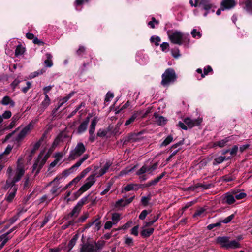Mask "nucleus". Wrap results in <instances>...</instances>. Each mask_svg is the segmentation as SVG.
<instances>
[{
  "label": "nucleus",
  "instance_id": "obj_49",
  "mask_svg": "<svg viewBox=\"0 0 252 252\" xmlns=\"http://www.w3.org/2000/svg\"><path fill=\"white\" fill-rule=\"evenodd\" d=\"M151 210H143L139 216V219L141 220H143L145 219L146 216L150 213H151Z\"/></svg>",
  "mask_w": 252,
  "mask_h": 252
},
{
  "label": "nucleus",
  "instance_id": "obj_7",
  "mask_svg": "<svg viewBox=\"0 0 252 252\" xmlns=\"http://www.w3.org/2000/svg\"><path fill=\"white\" fill-rule=\"evenodd\" d=\"M95 174H93L90 175L86 180V182L82 186L80 189V191H82L83 192L88 190L91 186L95 182Z\"/></svg>",
  "mask_w": 252,
  "mask_h": 252
},
{
  "label": "nucleus",
  "instance_id": "obj_50",
  "mask_svg": "<svg viewBox=\"0 0 252 252\" xmlns=\"http://www.w3.org/2000/svg\"><path fill=\"white\" fill-rule=\"evenodd\" d=\"M146 172H147V167L146 165H143L136 172V174L140 176Z\"/></svg>",
  "mask_w": 252,
  "mask_h": 252
},
{
  "label": "nucleus",
  "instance_id": "obj_37",
  "mask_svg": "<svg viewBox=\"0 0 252 252\" xmlns=\"http://www.w3.org/2000/svg\"><path fill=\"white\" fill-rule=\"evenodd\" d=\"M62 137L63 135L62 134H60L58 135L52 143L51 149L53 150V149L55 148L59 144L60 142L62 140Z\"/></svg>",
  "mask_w": 252,
  "mask_h": 252
},
{
  "label": "nucleus",
  "instance_id": "obj_3",
  "mask_svg": "<svg viewBox=\"0 0 252 252\" xmlns=\"http://www.w3.org/2000/svg\"><path fill=\"white\" fill-rule=\"evenodd\" d=\"M87 197H84L81 198L73 207L72 211L68 214L65 215L63 220H68L70 218H76L79 215L82 206L86 204L87 201Z\"/></svg>",
  "mask_w": 252,
  "mask_h": 252
},
{
  "label": "nucleus",
  "instance_id": "obj_20",
  "mask_svg": "<svg viewBox=\"0 0 252 252\" xmlns=\"http://www.w3.org/2000/svg\"><path fill=\"white\" fill-rule=\"evenodd\" d=\"M17 190V187H14L12 188V190L10 192H8L6 194L5 200L8 202H11L15 196L16 192Z\"/></svg>",
  "mask_w": 252,
  "mask_h": 252
},
{
  "label": "nucleus",
  "instance_id": "obj_22",
  "mask_svg": "<svg viewBox=\"0 0 252 252\" xmlns=\"http://www.w3.org/2000/svg\"><path fill=\"white\" fill-rule=\"evenodd\" d=\"M0 103L3 105H10V106L12 107L15 106V102L9 96H4Z\"/></svg>",
  "mask_w": 252,
  "mask_h": 252
},
{
  "label": "nucleus",
  "instance_id": "obj_41",
  "mask_svg": "<svg viewBox=\"0 0 252 252\" xmlns=\"http://www.w3.org/2000/svg\"><path fill=\"white\" fill-rule=\"evenodd\" d=\"M233 192L235 196V199H236L237 200L242 199L246 197L247 196L246 193L244 192L237 193L235 191H233Z\"/></svg>",
  "mask_w": 252,
  "mask_h": 252
},
{
  "label": "nucleus",
  "instance_id": "obj_57",
  "mask_svg": "<svg viewBox=\"0 0 252 252\" xmlns=\"http://www.w3.org/2000/svg\"><path fill=\"white\" fill-rule=\"evenodd\" d=\"M195 203V201H190V202H188L185 205V206L182 208V214H183L184 211H185L189 207H191L193 204H194Z\"/></svg>",
  "mask_w": 252,
  "mask_h": 252
},
{
  "label": "nucleus",
  "instance_id": "obj_52",
  "mask_svg": "<svg viewBox=\"0 0 252 252\" xmlns=\"http://www.w3.org/2000/svg\"><path fill=\"white\" fill-rule=\"evenodd\" d=\"M223 180L226 182H231L235 180L236 177L234 176H231L229 175H226L222 177Z\"/></svg>",
  "mask_w": 252,
  "mask_h": 252
},
{
  "label": "nucleus",
  "instance_id": "obj_38",
  "mask_svg": "<svg viewBox=\"0 0 252 252\" xmlns=\"http://www.w3.org/2000/svg\"><path fill=\"white\" fill-rule=\"evenodd\" d=\"M23 81H24V80H20L18 79H15L11 84V86L13 90H14L16 87L20 88V84H22Z\"/></svg>",
  "mask_w": 252,
  "mask_h": 252
},
{
  "label": "nucleus",
  "instance_id": "obj_21",
  "mask_svg": "<svg viewBox=\"0 0 252 252\" xmlns=\"http://www.w3.org/2000/svg\"><path fill=\"white\" fill-rule=\"evenodd\" d=\"M154 229L153 228H150L148 229L143 228L140 232V235L143 238H147L149 237L154 232Z\"/></svg>",
  "mask_w": 252,
  "mask_h": 252
},
{
  "label": "nucleus",
  "instance_id": "obj_25",
  "mask_svg": "<svg viewBox=\"0 0 252 252\" xmlns=\"http://www.w3.org/2000/svg\"><path fill=\"white\" fill-rule=\"evenodd\" d=\"M78 238V235L77 234H75L69 241L67 245V247L69 249L68 252H69V251L73 248V247L76 244V241L77 240Z\"/></svg>",
  "mask_w": 252,
  "mask_h": 252
},
{
  "label": "nucleus",
  "instance_id": "obj_59",
  "mask_svg": "<svg viewBox=\"0 0 252 252\" xmlns=\"http://www.w3.org/2000/svg\"><path fill=\"white\" fill-rule=\"evenodd\" d=\"M184 141H185V139H183L182 140H180L179 142H177V143L173 144L170 147L169 151H171L172 149L177 148L179 146L183 145L184 144Z\"/></svg>",
  "mask_w": 252,
  "mask_h": 252
},
{
  "label": "nucleus",
  "instance_id": "obj_44",
  "mask_svg": "<svg viewBox=\"0 0 252 252\" xmlns=\"http://www.w3.org/2000/svg\"><path fill=\"white\" fill-rule=\"evenodd\" d=\"M221 226V223L220 220L216 223H211L209 224L207 226V229L208 230H211L215 227H220Z\"/></svg>",
  "mask_w": 252,
  "mask_h": 252
},
{
  "label": "nucleus",
  "instance_id": "obj_17",
  "mask_svg": "<svg viewBox=\"0 0 252 252\" xmlns=\"http://www.w3.org/2000/svg\"><path fill=\"white\" fill-rule=\"evenodd\" d=\"M52 152V149L50 148L47 153L45 155V156L43 157L41 161L39 163V168L37 169L35 172V175H37L40 171V170L42 169L44 165L45 164L46 161L50 156L51 153Z\"/></svg>",
  "mask_w": 252,
  "mask_h": 252
},
{
  "label": "nucleus",
  "instance_id": "obj_11",
  "mask_svg": "<svg viewBox=\"0 0 252 252\" xmlns=\"http://www.w3.org/2000/svg\"><path fill=\"white\" fill-rule=\"evenodd\" d=\"M236 5V2L234 0H222L220 3L222 11L233 8Z\"/></svg>",
  "mask_w": 252,
  "mask_h": 252
},
{
  "label": "nucleus",
  "instance_id": "obj_6",
  "mask_svg": "<svg viewBox=\"0 0 252 252\" xmlns=\"http://www.w3.org/2000/svg\"><path fill=\"white\" fill-rule=\"evenodd\" d=\"M86 148L83 143H78L75 149L70 151L68 159L69 161L75 159L77 157L81 156L86 151Z\"/></svg>",
  "mask_w": 252,
  "mask_h": 252
},
{
  "label": "nucleus",
  "instance_id": "obj_47",
  "mask_svg": "<svg viewBox=\"0 0 252 252\" xmlns=\"http://www.w3.org/2000/svg\"><path fill=\"white\" fill-rule=\"evenodd\" d=\"M121 219L120 214L118 213H114L112 216V220L114 224L117 223Z\"/></svg>",
  "mask_w": 252,
  "mask_h": 252
},
{
  "label": "nucleus",
  "instance_id": "obj_9",
  "mask_svg": "<svg viewBox=\"0 0 252 252\" xmlns=\"http://www.w3.org/2000/svg\"><path fill=\"white\" fill-rule=\"evenodd\" d=\"M221 203L223 204H227L231 205L234 204L236 200L234 194H231L230 192L226 193L224 195L221 197Z\"/></svg>",
  "mask_w": 252,
  "mask_h": 252
},
{
  "label": "nucleus",
  "instance_id": "obj_56",
  "mask_svg": "<svg viewBox=\"0 0 252 252\" xmlns=\"http://www.w3.org/2000/svg\"><path fill=\"white\" fill-rule=\"evenodd\" d=\"M191 34L193 38H200L201 37V33L195 29L192 30Z\"/></svg>",
  "mask_w": 252,
  "mask_h": 252
},
{
  "label": "nucleus",
  "instance_id": "obj_34",
  "mask_svg": "<svg viewBox=\"0 0 252 252\" xmlns=\"http://www.w3.org/2000/svg\"><path fill=\"white\" fill-rule=\"evenodd\" d=\"M151 43H154L156 46H158L159 45V42L161 41L160 38L158 36H152L150 39Z\"/></svg>",
  "mask_w": 252,
  "mask_h": 252
},
{
  "label": "nucleus",
  "instance_id": "obj_8",
  "mask_svg": "<svg viewBox=\"0 0 252 252\" xmlns=\"http://www.w3.org/2000/svg\"><path fill=\"white\" fill-rule=\"evenodd\" d=\"M202 118H198L195 119H191L189 117L185 118L183 121L189 128H192L195 126H199L202 122Z\"/></svg>",
  "mask_w": 252,
  "mask_h": 252
},
{
  "label": "nucleus",
  "instance_id": "obj_39",
  "mask_svg": "<svg viewBox=\"0 0 252 252\" xmlns=\"http://www.w3.org/2000/svg\"><path fill=\"white\" fill-rule=\"evenodd\" d=\"M22 84H25L26 86L22 87L21 91L23 93H26L31 88L32 84L30 82L27 81L26 80H24V81L22 82Z\"/></svg>",
  "mask_w": 252,
  "mask_h": 252
},
{
  "label": "nucleus",
  "instance_id": "obj_19",
  "mask_svg": "<svg viewBox=\"0 0 252 252\" xmlns=\"http://www.w3.org/2000/svg\"><path fill=\"white\" fill-rule=\"evenodd\" d=\"M112 164V163L110 161H107L103 167L99 170V173L96 175V177H100L105 174L108 171Z\"/></svg>",
  "mask_w": 252,
  "mask_h": 252
},
{
  "label": "nucleus",
  "instance_id": "obj_40",
  "mask_svg": "<svg viewBox=\"0 0 252 252\" xmlns=\"http://www.w3.org/2000/svg\"><path fill=\"white\" fill-rule=\"evenodd\" d=\"M86 47L82 45H80L78 49L76 51V54L78 56L82 57L85 53Z\"/></svg>",
  "mask_w": 252,
  "mask_h": 252
},
{
  "label": "nucleus",
  "instance_id": "obj_23",
  "mask_svg": "<svg viewBox=\"0 0 252 252\" xmlns=\"http://www.w3.org/2000/svg\"><path fill=\"white\" fill-rule=\"evenodd\" d=\"M24 174V170L22 167H18L15 176L13 179L15 182H18Z\"/></svg>",
  "mask_w": 252,
  "mask_h": 252
},
{
  "label": "nucleus",
  "instance_id": "obj_64",
  "mask_svg": "<svg viewBox=\"0 0 252 252\" xmlns=\"http://www.w3.org/2000/svg\"><path fill=\"white\" fill-rule=\"evenodd\" d=\"M158 164V162H156L152 165L147 167V172H149V173H150L151 172L157 169Z\"/></svg>",
  "mask_w": 252,
  "mask_h": 252
},
{
  "label": "nucleus",
  "instance_id": "obj_14",
  "mask_svg": "<svg viewBox=\"0 0 252 252\" xmlns=\"http://www.w3.org/2000/svg\"><path fill=\"white\" fill-rule=\"evenodd\" d=\"M80 251L81 252H97L94 245L89 243L83 244Z\"/></svg>",
  "mask_w": 252,
  "mask_h": 252
},
{
  "label": "nucleus",
  "instance_id": "obj_15",
  "mask_svg": "<svg viewBox=\"0 0 252 252\" xmlns=\"http://www.w3.org/2000/svg\"><path fill=\"white\" fill-rule=\"evenodd\" d=\"M141 114V111H135L132 116L126 121L125 124V126H126L132 124L136 119L140 118Z\"/></svg>",
  "mask_w": 252,
  "mask_h": 252
},
{
  "label": "nucleus",
  "instance_id": "obj_48",
  "mask_svg": "<svg viewBox=\"0 0 252 252\" xmlns=\"http://www.w3.org/2000/svg\"><path fill=\"white\" fill-rule=\"evenodd\" d=\"M94 244H95V248L96 249V250H100L101 249H102V248L103 247V246H104L105 245V241H101V240H99L97 242H94Z\"/></svg>",
  "mask_w": 252,
  "mask_h": 252
},
{
  "label": "nucleus",
  "instance_id": "obj_18",
  "mask_svg": "<svg viewBox=\"0 0 252 252\" xmlns=\"http://www.w3.org/2000/svg\"><path fill=\"white\" fill-rule=\"evenodd\" d=\"M155 122L159 126H163L165 125L167 120L162 116H159L158 114L155 112L154 114Z\"/></svg>",
  "mask_w": 252,
  "mask_h": 252
},
{
  "label": "nucleus",
  "instance_id": "obj_29",
  "mask_svg": "<svg viewBox=\"0 0 252 252\" xmlns=\"http://www.w3.org/2000/svg\"><path fill=\"white\" fill-rule=\"evenodd\" d=\"M46 56L47 59L45 61L44 63L47 67H51L53 64L52 61V55L50 53H47L46 54Z\"/></svg>",
  "mask_w": 252,
  "mask_h": 252
},
{
  "label": "nucleus",
  "instance_id": "obj_5",
  "mask_svg": "<svg viewBox=\"0 0 252 252\" xmlns=\"http://www.w3.org/2000/svg\"><path fill=\"white\" fill-rule=\"evenodd\" d=\"M194 6L201 7L202 9L205 11L203 14L204 17H206L210 11L214 13V9L216 8V6L211 3V0H195Z\"/></svg>",
  "mask_w": 252,
  "mask_h": 252
},
{
  "label": "nucleus",
  "instance_id": "obj_53",
  "mask_svg": "<svg viewBox=\"0 0 252 252\" xmlns=\"http://www.w3.org/2000/svg\"><path fill=\"white\" fill-rule=\"evenodd\" d=\"M114 96V95L113 93H110V92H108L105 96V98L104 100V104L105 105H107L106 103L109 102L110 100V98H113Z\"/></svg>",
  "mask_w": 252,
  "mask_h": 252
},
{
  "label": "nucleus",
  "instance_id": "obj_55",
  "mask_svg": "<svg viewBox=\"0 0 252 252\" xmlns=\"http://www.w3.org/2000/svg\"><path fill=\"white\" fill-rule=\"evenodd\" d=\"M91 170L90 167H87L84 169L78 175H77L80 179L84 177Z\"/></svg>",
  "mask_w": 252,
  "mask_h": 252
},
{
  "label": "nucleus",
  "instance_id": "obj_60",
  "mask_svg": "<svg viewBox=\"0 0 252 252\" xmlns=\"http://www.w3.org/2000/svg\"><path fill=\"white\" fill-rule=\"evenodd\" d=\"M139 134H136L135 133H130L128 134V136L129 137V139L131 142H135L137 139V136Z\"/></svg>",
  "mask_w": 252,
  "mask_h": 252
},
{
  "label": "nucleus",
  "instance_id": "obj_58",
  "mask_svg": "<svg viewBox=\"0 0 252 252\" xmlns=\"http://www.w3.org/2000/svg\"><path fill=\"white\" fill-rule=\"evenodd\" d=\"M100 219V218H98L97 219H95L94 220H92L91 222H89L86 224L84 225V229H87L89 228L91 226H92L94 223L97 222Z\"/></svg>",
  "mask_w": 252,
  "mask_h": 252
},
{
  "label": "nucleus",
  "instance_id": "obj_28",
  "mask_svg": "<svg viewBox=\"0 0 252 252\" xmlns=\"http://www.w3.org/2000/svg\"><path fill=\"white\" fill-rule=\"evenodd\" d=\"M152 195L149 193L147 196H142L141 199V203L143 206H147L149 204V201L151 200Z\"/></svg>",
  "mask_w": 252,
  "mask_h": 252
},
{
  "label": "nucleus",
  "instance_id": "obj_35",
  "mask_svg": "<svg viewBox=\"0 0 252 252\" xmlns=\"http://www.w3.org/2000/svg\"><path fill=\"white\" fill-rule=\"evenodd\" d=\"M210 72H212L213 73V70L211 66L207 65V66L205 67L203 69V73L201 75V78H204L205 76L207 75Z\"/></svg>",
  "mask_w": 252,
  "mask_h": 252
},
{
  "label": "nucleus",
  "instance_id": "obj_13",
  "mask_svg": "<svg viewBox=\"0 0 252 252\" xmlns=\"http://www.w3.org/2000/svg\"><path fill=\"white\" fill-rule=\"evenodd\" d=\"M240 3L248 13L252 14V0H241Z\"/></svg>",
  "mask_w": 252,
  "mask_h": 252
},
{
  "label": "nucleus",
  "instance_id": "obj_16",
  "mask_svg": "<svg viewBox=\"0 0 252 252\" xmlns=\"http://www.w3.org/2000/svg\"><path fill=\"white\" fill-rule=\"evenodd\" d=\"M232 140V136H229L226 137L221 140L218 141L214 142L213 144V147H219L220 148H222L224 147L227 143Z\"/></svg>",
  "mask_w": 252,
  "mask_h": 252
},
{
  "label": "nucleus",
  "instance_id": "obj_36",
  "mask_svg": "<svg viewBox=\"0 0 252 252\" xmlns=\"http://www.w3.org/2000/svg\"><path fill=\"white\" fill-rule=\"evenodd\" d=\"M50 102L51 100L48 95H45V98L42 102L41 105L45 109L50 105Z\"/></svg>",
  "mask_w": 252,
  "mask_h": 252
},
{
  "label": "nucleus",
  "instance_id": "obj_24",
  "mask_svg": "<svg viewBox=\"0 0 252 252\" xmlns=\"http://www.w3.org/2000/svg\"><path fill=\"white\" fill-rule=\"evenodd\" d=\"M88 158L89 155L88 154L84 155L81 158H80L75 164L70 168V170H73V169L79 167L84 161Z\"/></svg>",
  "mask_w": 252,
  "mask_h": 252
},
{
  "label": "nucleus",
  "instance_id": "obj_51",
  "mask_svg": "<svg viewBox=\"0 0 252 252\" xmlns=\"http://www.w3.org/2000/svg\"><path fill=\"white\" fill-rule=\"evenodd\" d=\"M74 225H75V223L74 222V219H73L72 220H69L68 222H67L66 223H65V224H64L62 226V229L63 230H65L66 228H67L68 227H69V226H74Z\"/></svg>",
  "mask_w": 252,
  "mask_h": 252
},
{
  "label": "nucleus",
  "instance_id": "obj_10",
  "mask_svg": "<svg viewBox=\"0 0 252 252\" xmlns=\"http://www.w3.org/2000/svg\"><path fill=\"white\" fill-rule=\"evenodd\" d=\"M91 117L90 114H89L86 119L80 124L76 131L78 134H81L86 131Z\"/></svg>",
  "mask_w": 252,
  "mask_h": 252
},
{
  "label": "nucleus",
  "instance_id": "obj_31",
  "mask_svg": "<svg viewBox=\"0 0 252 252\" xmlns=\"http://www.w3.org/2000/svg\"><path fill=\"white\" fill-rule=\"evenodd\" d=\"M173 141V137L171 135H168L161 143L160 147H166Z\"/></svg>",
  "mask_w": 252,
  "mask_h": 252
},
{
  "label": "nucleus",
  "instance_id": "obj_46",
  "mask_svg": "<svg viewBox=\"0 0 252 252\" xmlns=\"http://www.w3.org/2000/svg\"><path fill=\"white\" fill-rule=\"evenodd\" d=\"M235 216V214L233 213V214H231V215L229 216L228 217H227V218H226L225 219L221 220L220 222L221 223H224L227 224V223L230 222L234 218Z\"/></svg>",
  "mask_w": 252,
  "mask_h": 252
},
{
  "label": "nucleus",
  "instance_id": "obj_43",
  "mask_svg": "<svg viewBox=\"0 0 252 252\" xmlns=\"http://www.w3.org/2000/svg\"><path fill=\"white\" fill-rule=\"evenodd\" d=\"M171 54L172 56L176 59L179 58L181 56L178 48H175L172 49Z\"/></svg>",
  "mask_w": 252,
  "mask_h": 252
},
{
  "label": "nucleus",
  "instance_id": "obj_2",
  "mask_svg": "<svg viewBox=\"0 0 252 252\" xmlns=\"http://www.w3.org/2000/svg\"><path fill=\"white\" fill-rule=\"evenodd\" d=\"M216 244L225 249H236L240 247V244L236 240L230 241L227 236H219L216 239Z\"/></svg>",
  "mask_w": 252,
  "mask_h": 252
},
{
  "label": "nucleus",
  "instance_id": "obj_32",
  "mask_svg": "<svg viewBox=\"0 0 252 252\" xmlns=\"http://www.w3.org/2000/svg\"><path fill=\"white\" fill-rule=\"evenodd\" d=\"M25 52V48L22 46L21 45H18L17 46L15 50V56L18 57L19 56L22 55Z\"/></svg>",
  "mask_w": 252,
  "mask_h": 252
},
{
  "label": "nucleus",
  "instance_id": "obj_27",
  "mask_svg": "<svg viewBox=\"0 0 252 252\" xmlns=\"http://www.w3.org/2000/svg\"><path fill=\"white\" fill-rule=\"evenodd\" d=\"M89 214L88 213H84L83 215L81 216L77 219H74V222L75 224H78L84 222L88 218Z\"/></svg>",
  "mask_w": 252,
  "mask_h": 252
},
{
  "label": "nucleus",
  "instance_id": "obj_61",
  "mask_svg": "<svg viewBox=\"0 0 252 252\" xmlns=\"http://www.w3.org/2000/svg\"><path fill=\"white\" fill-rule=\"evenodd\" d=\"M160 48L163 52H166L167 49H169V44L167 42H163L160 44Z\"/></svg>",
  "mask_w": 252,
  "mask_h": 252
},
{
  "label": "nucleus",
  "instance_id": "obj_63",
  "mask_svg": "<svg viewBox=\"0 0 252 252\" xmlns=\"http://www.w3.org/2000/svg\"><path fill=\"white\" fill-rule=\"evenodd\" d=\"M205 209L203 208H201L200 209L197 210L193 215V217L195 218L198 216H200L203 213L205 212Z\"/></svg>",
  "mask_w": 252,
  "mask_h": 252
},
{
  "label": "nucleus",
  "instance_id": "obj_54",
  "mask_svg": "<svg viewBox=\"0 0 252 252\" xmlns=\"http://www.w3.org/2000/svg\"><path fill=\"white\" fill-rule=\"evenodd\" d=\"M40 147L39 143H36L34 146L33 149L31 150L30 153V157L32 158L33 155H34L36 151Z\"/></svg>",
  "mask_w": 252,
  "mask_h": 252
},
{
  "label": "nucleus",
  "instance_id": "obj_12",
  "mask_svg": "<svg viewBox=\"0 0 252 252\" xmlns=\"http://www.w3.org/2000/svg\"><path fill=\"white\" fill-rule=\"evenodd\" d=\"M31 124H29L24 128H23L19 132L17 136L15 138V140L17 142L21 141L26 135L28 131L30 130Z\"/></svg>",
  "mask_w": 252,
  "mask_h": 252
},
{
  "label": "nucleus",
  "instance_id": "obj_42",
  "mask_svg": "<svg viewBox=\"0 0 252 252\" xmlns=\"http://www.w3.org/2000/svg\"><path fill=\"white\" fill-rule=\"evenodd\" d=\"M43 153H41L38 156V159L35 161L34 163L33 164L32 166V172H33L34 170H35L38 167V169L39 168V165L40 163V160L42 158Z\"/></svg>",
  "mask_w": 252,
  "mask_h": 252
},
{
  "label": "nucleus",
  "instance_id": "obj_26",
  "mask_svg": "<svg viewBox=\"0 0 252 252\" xmlns=\"http://www.w3.org/2000/svg\"><path fill=\"white\" fill-rule=\"evenodd\" d=\"M136 186V185L134 184H128L122 188L121 192L124 193L131 190H134V187Z\"/></svg>",
  "mask_w": 252,
  "mask_h": 252
},
{
  "label": "nucleus",
  "instance_id": "obj_33",
  "mask_svg": "<svg viewBox=\"0 0 252 252\" xmlns=\"http://www.w3.org/2000/svg\"><path fill=\"white\" fill-rule=\"evenodd\" d=\"M9 179L10 178H8L6 181L5 189H8L9 188H10V189L12 190V188L14 187H16L15 185L16 182H15L13 179L12 180H10Z\"/></svg>",
  "mask_w": 252,
  "mask_h": 252
},
{
  "label": "nucleus",
  "instance_id": "obj_30",
  "mask_svg": "<svg viewBox=\"0 0 252 252\" xmlns=\"http://www.w3.org/2000/svg\"><path fill=\"white\" fill-rule=\"evenodd\" d=\"M160 216V213L158 214L156 216H154V217L153 218V220H150L148 222H145L144 227H148L152 226L159 219Z\"/></svg>",
  "mask_w": 252,
  "mask_h": 252
},
{
  "label": "nucleus",
  "instance_id": "obj_45",
  "mask_svg": "<svg viewBox=\"0 0 252 252\" xmlns=\"http://www.w3.org/2000/svg\"><path fill=\"white\" fill-rule=\"evenodd\" d=\"M224 161V158H223V156H220L214 159V161L213 162V164L214 165L219 164H220L222 162H223Z\"/></svg>",
  "mask_w": 252,
  "mask_h": 252
},
{
  "label": "nucleus",
  "instance_id": "obj_4",
  "mask_svg": "<svg viewBox=\"0 0 252 252\" xmlns=\"http://www.w3.org/2000/svg\"><path fill=\"white\" fill-rule=\"evenodd\" d=\"M161 77V84L164 87L175 82L177 78L175 70L171 68L166 69Z\"/></svg>",
  "mask_w": 252,
  "mask_h": 252
},
{
  "label": "nucleus",
  "instance_id": "obj_1",
  "mask_svg": "<svg viewBox=\"0 0 252 252\" xmlns=\"http://www.w3.org/2000/svg\"><path fill=\"white\" fill-rule=\"evenodd\" d=\"M167 33L170 41L173 44L181 45L189 42V35L184 34L180 31H175L171 34L168 32Z\"/></svg>",
  "mask_w": 252,
  "mask_h": 252
},
{
  "label": "nucleus",
  "instance_id": "obj_62",
  "mask_svg": "<svg viewBox=\"0 0 252 252\" xmlns=\"http://www.w3.org/2000/svg\"><path fill=\"white\" fill-rule=\"evenodd\" d=\"M125 243L128 246H133V239L132 238L129 237L128 236L125 237Z\"/></svg>",
  "mask_w": 252,
  "mask_h": 252
}]
</instances>
